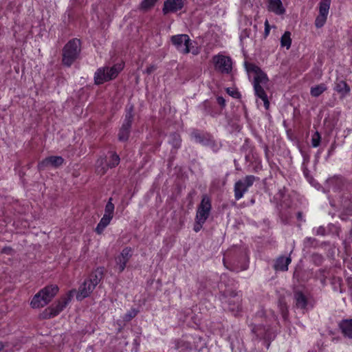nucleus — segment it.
I'll return each instance as SVG.
<instances>
[{"label":"nucleus","mask_w":352,"mask_h":352,"mask_svg":"<svg viewBox=\"0 0 352 352\" xmlns=\"http://www.w3.org/2000/svg\"><path fill=\"white\" fill-rule=\"evenodd\" d=\"M244 66L249 76L252 73L254 74L252 81L254 94L263 100L265 109H268L270 101L265 92V89H268L267 84L269 82L267 74L254 63L245 61Z\"/></svg>","instance_id":"1"},{"label":"nucleus","mask_w":352,"mask_h":352,"mask_svg":"<svg viewBox=\"0 0 352 352\" xmlns=\"http://www.w3.org/2000/svg\"><path fill=\"white\" fill-rule=\"evenodd\" d=\"M76 289L69 291L66 295L56 302L55 304L46 308L40 314L39 318L42 320L50 319L58 315L72 300Z\"/></svg>","instance_id":"2"},{"label":"nucleus","mask_w":352,"mask_h":352,"mask_svg":"<svg viewBox=\"0 0 352 352\" xmlns=\"http://www.w3.org/2000/svg\"><path fill=\"white\" fill-rule=\"evenodd\" d=\"M80 52V41L78 38L70 40L63 49V63L69 67L77 59Z\"/></svg>","instance_id":"3"},{"label":"nucleus","mask_w":352,"mask_h":352,"mask_svg":"<svg viewBox=\"0 0 352 352\" xmlns=\"http://www.w3.org/2000/svg\"><path fill=\"white\" fill-rule=\"evenodd\" d=\"M133 111L134 107L133 104L126 106L124 119L118 135V140L120 142H126L129 138L134 118Z\"/></svg>","instance_id":"4"},{"label":"nucleus","mask_w":352,"mask_h":352,"mask_svg":"<svg viewBox=\"0 0 352 352\" xmlns=\"http://www.w3.org/2000/svg\"><path fill=\"white\" fill-rule=\"evenodd\" d=\"M121 65H116L111 67H101L97 69L94 75V81L96 85H101L116 78L121 71Z\"/></svg>","instance_id":"5"},{"label":"nucleus","mask_w":352,"mask_h":352,"mask_svg":"<svg viewBox=\"0 0 352 352\" xmlns=\"http://www.w3.org/2000/svg\"><path fill=\"white\" fill-rule=\"evenodd\" d=\"M170 41L182 54H187L190 52L192 42L188 34H182L172 36Z\"/></svg>","instance_id":"6"},{"label":"nucleus","mask_w":352,"mask_h":352,"mask_svg":"<svg viewBox=\"0 0 352 352\" xmlns=\"http://www.w3.org/2000/svg\"><path fill=\"white\" fill-rule=\"evenodd\" d=\"M212 209L211 199L208 195H204L201 201L197 207L195 219H198L201 222L206 221L209 217L210 210Z\"/></svg>","instance_id":"7"},{"label":"nucleus","mask_w":352,"mask_h":352,"mask_svg":"<svg viewBox=\"0 0 352 352\" xmlns=\"http://www.w3.org/2000/svg\"><path fill=\"white\" fill-rule=\"evenodd\" d=\"M256 177L254 175H247L243 179L237 181L234 184V191L236 200L243 197L249 187L252 186Z\"/></svg>","instance_id":"8"},{"label":"nucleus","mask_w":352,"mask_h":352,"mask_svg":"<svg viewBox=\"0 0 352 352\" xmlns=\"http://www.w3.org/2000/svg\"><path fill=\"white\" fill-rule=\"evenodd\" d=\"M216 70L222 74H230L232 69V59L229 56L218 54L212 58Z\"/></svg>","instance_id":"9"},{"label":"nucleus","mask_w":352,"mask_h":352,"mask_svg":"<svg viewBox=\"0 0 352 352\" xmlns=\"http://www.w3.org/2000/svg\"><path fill=\"white\" fill-rule=\"evenodd\" d=\"M331 0H320L319 3V14L315 20V25L322 28L326 23Z\"/></svg>","instance_id":"10"},{"label":"nucleus","mask_w":352,"mask_h":352,"mask_svg":"<svg viewBox=\"0 0 352 352\" xmlns=\"http://www.w3.org/2000/svg\"><path fill=\"white\" fill-rule=\"evenodd\" d=\"M226 298V302L228 305V309L234 316H236L241 311V296L236 292H230Z\"/></svg>","instance_id":"11"},{"label":"nucleus","mask_w":352,"mask_h":352,"mask_svg":"<svg viewBox=\"0 0 352 352\" xmlns=\"http://www.w3.org/2000/svg\"><path fill=\"white\" fill-rule=\"evenodd\" d=\"M63 162L64 159L61 156H50L38 164V169L43 170L48 167L58 168Z\"/></svg>","instance_id":"12"},{"label":"nucleus","mask_w":352,"mask_h":352,"mask_svg":"<svg viewBox=\"0 0 352 352\" xmlns=\"http://www.w3.org/2000/svg\"><path fill=\"white\" fill-rule=\"evenodd\" d=\"M132 248L126 247L122 250L120 254L116 258V263L120 273L124 270L126 263L132 256Z\"/></svg>","instance_id":"13"},{"label":"nucleus","mask_w":352,"mask_h":352,"mask_svg":"<svg viewBox=\"0 0 352 352\" xmlns=\"http://www.w3.org/2000/svg\"><path fill=\"white\" fill-rule=\"evenodd\" d=\"M186 0H166L164 2L162 12L164 15L174 13L182 9Z\"/></svg>","instance_id":"14"},{"label":"nucleus","mask_w":352,"mask_h":352,"mask_svg":"<svg viewBox=\"0 0 352 352\" xmlns=\"http://www.w3.org/2000/svg\"><path fill=\"white\" fill-rule=\"evenodd\" d=\"M96 287L93 284H91L87 279L80 285L78 291L76 290L74 294H76V299L81 301L85 298L89 296Z\"/></svg>","instance_id":"15"},{"label":"nucleus","mask_w":352,"mask_h":352,"mask_svg":"<svg viewBox=\"0 0 352 352\" xmlns=\"http://www.w3.org/2000/svg\"><path fill=\"white\" fill-rule=\"evenodd\" d=\"M190 136L196 142L204 146L209 145L211 142V136L208 133L201 132L197 129H193Z\"/></svg>","instance_id":"16"},{"label":"nucleus","mask_w":352,"mask_h":352,"mask_svg":"<svg viewBox=\"0 0 352 352\" xmlns=\"http://www.w3.org/2000/svg\"><path fill=\"white\" fill-rule=\"evenodd\" d=\"M58 287L56 285H50L40 290L47 304L52 301L58 292Z\"/></svg>","instance_id":"17"},{"label":"nucleus","mask_w":352,"mask_h":352,"mask_svg":"<svg viewBox=\"0 0 352 352\" xmlns=\"http://www.w3.org/2000/svg\"><path fill=\"white\" fill-rule=\"evenodd\" d=\"M104 267H98L92 271L87 280L96 287L104 277Z\"/></svg>","instance_id":"18"},{"label":"nucleus","mask_w":352,"mask_h":352,"mask_svg":"<svg viewBox=\"0 0 352 352\" xmlns=\"http://www.w3.org/2000/svg\"><path fill=\"white\" fill-rule=\"evenodd\" d=\"M267 9L277 15H281L285 12L280 0H267Z\"/></svg>","instance_id":"19"},{"label":"nucleus","mask_w":352,"mask_h":352,"mask_svg":"<svg viewBox=\"0 0 352 352\" xmlns=\"http://www.w3.org/2000/svg\"><path fill=\"white\" fill-rule=\"evenodd\" d=\"M292 259L290 256L285 257L280 256L276 258L274 268L276 271H287L288 270V265L291 263Z\"/></svg>","instance_id":"20"},{"label":"nucleus","mask_w":352,"mask_h":352,"mask_svg":"<svg viewBox=\"0 0 352 352\" xmlns=\"http://www.w3.org/2000/svg\"><path fill=\"white\" fill-rule=\"evenodd\" d=\"M339 327L345 337L352 338V319L342 320L339 323Z\"/></svg>","instance_id":"21"},{"label":"nucleus","mask_w":352,"mask_h":352,"mask_svg":"<svg viewBox=\"0 0 352 352\" xmlns=\"http://www.w3.org/2000/svg\"><path fill=\"white\" fill-rule=\"evenodd\" d=\"M294 300L295 305L297 308L304 309L307 307L308 300L302 292L298 291L294 292Z\"/></svg>","instance_id":"22"},{"label":"nucleus","mask_w":352,"mask_h":352,"mask_svg":"<svg viewBox=\"0 0 352 352\" xmlns=\"http://www.w3.org/2000/svg\"><path fill=\"white\" fill-rule=\"evenodd\" d=\"M334 90L340 94L342 98L347 96L350 92V87L344 80H337L335 83Z\"/></svg>","instance_id":"23"},{"label":"nucleus","mask_w":352,"mask_h":352,"mask_svg":"<svg viewBox=\"0 0 352 352\" xmlns=\"http://www.w3.org/2000/svg\"><path fill=\"white\" fill-rule=\"evenodd\" d=\"M46 305L47 304L40 291L34 296L30 302L31 307L34 309L43 307Z\"/></svg>","instance_id":"24"},{"label":"nucleus","mask_w":352,"mask_h":352,"mask_svg":"<svg viewBox=\"0 0 352 352\" xmlns=\"http://www.w3.org/2000/svg\"><path fill=\"white\" fill-rule=\"evenodd\" d=\"M168 143L172 145L175 152L180 148L182 144L181 135L177 133H171L169 135Z\"/></svg>","instance_id":"25"},{"label":"nucleus","mask_w":352,"mask_h":352,"mask_svg":"<svg viewBox=\"0 0 352 352\" xmlns=\"http://www.w3.org/2000/svg\"><path fill=\"white\" fill-rule=\"evenodd\" d=\"M112 219V217L104 214L96 228L95 230L96 233L98 234H102L104 228L110 223Z\"/></svg>","instance_id":"26"},{"label":"nucleus","mask_w":352,"mask_h":352,"mask_svg":"<svg viewBox=\"0 0 352 352\" xmlns=\"http://www.w3.org/2000/svg\"><path fill=\"white\" fill-rule=\"evenodd\" d=\"M107 159L105 157H100L96 163V170L98 175H103L106 173L108 168L107 166Z\"/></svg>","instance_id":"27"},{"label":"nucleus","mask_w":352,"mask_h":352,"mask_svg":"<svg viewBox=\"0 0 352 352\" xmlns=\"http://www.w3.org/2000/svg\"><path fill=\"white\" fill-rule=\"evenodd\" d=\"M327 89V87L325 84L321 83L320 85L312 87L310 90V94L313 97H318L323 92H324Z\"/></svg>","instance_id":"28"},{"label":"nucleus","mask_w":352,"mask_h":352,"mask_svg":"<svg viewBox=\"0 0 352 352\" xmlns=\"http://www.w3.org/2000/svg\"><path fill=\"white\" fill-rule=\"evenodd\" d=\"M110 154L109 160L107 161V166L109 168H113L119 164L120 158L116 152H111Z\"/></svg>","instance_id":"29"},{"label":"nucleus","mask_w":352,"mask_h":352,"mask_svg":"<svg viewBox=\"0 0 352 352\" xmlns=\"http://www.w3.org/2000/svg\"><path fill=\"white\" fill-rule=\"evenodd\" d=\"M278 307L283 318L286 320L288 316V307L284 298H280L278 299Z\"/></svg>","instance_id":"30"},{"label":"nucleus","mask_w":352,"mask_h":352,"mask_svg":"<svg viewBox=\"0 0 352 352\" xmlns=\"http://www.w3.org/2000/svg\"><path fill=\"white\" fill-rule=\"evenodd\" d=\"M292 44L291 33L286 31L280 38L281 47H285L287 50L290 48Z\"/></svg>","instance_id":"31"},{"label":"nucleus","mask_w":352,"mask_h":352,"mask_svg":"<svg viewBox=\"0 0 352 352\" xmlns=\"http://www.w3.org/2000/svg\"><path fill=\"white\" fill-rule=\"evenodd\" d=\"M201 107L203 109L204 113L205 115H210L211 116L214 117L217 115L219 114V113L214 112L212 110V106H211L210 103L208 100H205L201 104Z\"/></svg>","instance_id":"32"},{"label":"nucleus","mask_w":352,"mask_h":352,"mask_svg":"<svg viewBox=\"0 0 352 352\" xmlns=\"http://www.w3.org/2000/svg\"><path fill=\"white\" fill-rule=\"evenodd\" d=\"M157 0H143L140 5V10L147 11L152 8Z\"/></svg>","instance_id":"33"},{"label":"nucleus","mask_w":352,"mask_h":352,"mask_svg":"<svg viewBox=\"0 0 352 352\" xmlns=\"http://www.w3.org/2000/svg\"><path fill=\"white\" fill-rule=\"evenodd\" d=\"M112 201H113V199L111 197H110L105 206L104 214L113 217L115 206H114V204L112 203Z\"/></svg>","instance_id":"34"},{"label":"nucleus","mask_w":352,"mask_h":352,"mask_svg":"<svg viewBox=\"0 0 352 352\" xmlns=\"http://www.w3.org/2000/svg\"><path fill=\"white\" fill-rule=\"evenodd\" d=\"M311 259L313 263L317 266L321 265L324 260L323 256L318 253L312 254Z\"/></svg>","instance_id":"35"},{"label":"nucleus","mask_w":352,"mask_h":352,"mask_svg":"<svg viewBox=\"0 0 352 352\" xmlns=\"http://www.w3.org/2000/svg\"><path fill=\"white\" fill-rule=\"evenodd\" d=\"M321 136L318 131H316L311 137V146L314 148L320 145Z\"/></svg>","instance_id":"36"},{"label":"nucleus","mask_w":352,"mask_h":352,"mask_svg":"<svg viewBox=\"0 0 352 352\" xmlns=\"http://www.w3.org/2000/svg\"><path fill=\"white\" fill-rule=\"evenodd\" d=\"M226 92L232 97L234 98H239L241 97V94L235 89H232L231 88H227Z\"/></svg>","instance_id":"37"},{"label":"nucleus","mask_w":352,"mask_h":352,"mask_svg":"<svg viewBox=\"0 0 352 352\" xmlns=\"http://www.w3.org/2000/svg\"><path fill=\"white\" fill-rule=\"evenodd\" d=\"M316 243V239L312 237H307L304 241V244L305 247L309 248L314 246Z\"/></svg>","instance_id":"38"},{"label":"nucleus","mask_w":352,"mask_h":352,"mask_svg":"<svg viewBox=\"0 0 352 352\" xmlns=\"http://www.w3.org/2000/svg\"><path fill=\"white\" fill-rule=\"evenodd\" d=\"M138 314V311L135 309H132L130 311H129L124 316V320L126 321L131 320L133 318H134Z\"/></svg>","instance_id":"39"},{"label":"nucleus","mask_w":352,"mask_h":352,"mask_svg":"<svg viewBox=\"0 0 352 352\" xmlns=\"http://www.w3.org/2000/svg\"><path fill=\"white\" fill-rule=\"evenodd\" d=\"M1 253L12 256L14 254V250L10 246H5L2 248Z\"/></svg>","instance_id":"40"},{"label":"nucleus","mask_w":352,"mask_h":352,"mask_svg":"<svg viewBox=\"0 0 352 352\" xmlns=\"http://www.w3.org/2000/svg\"><path fill=\"white\" fill-rule=\"evenodd\" d=\"M329 230L334 234H336L338 236H340V233L341 232V228L339 226L335 225H329Z\"/></svg>","instance_id":"41"},{"label":"nucleus","mask_w":352,"mask_h":352,"mask_svg":"<svg viewBox=\"0 0 352 352\" xmlns=\"http://www.w3.org/2000/svg\"><path fill=\"white\" fill-rule=\"evenodd\" d=\"M204 223L205 221H202V222H201L198 219H195V223L193 228L194 231L198 232L199 230H201Z\"/></svg>","instance_id":"42"},{"label":"nucleus","mask_w":352,"mask_h":352,"mask_svg":"<svg viewBox=\"0 0 352 352\" xmlns=\"http://www.w3.org/2000/svg\"><path fill=\"white\" fill-rule=\"evenodd\" d=\"M300 152L303 157V164L308 163L309 161V155L301 148L300 149Z\"/></svg>","instance_id":"43"},{"label":"nucleus","mask_w":352,"mask_h":352,"mask_svg":"<svg viewBox=\"0 0 352 352\" xmlns=\"http://www.w3.org/2000/svg\"><path fill=\"white\" fill-rule=\"evenodd\" d=\"M316 235L324 236L326 235V230L323 226H319L316 230Z\"/></svg>","instance_id":"44"},{"label":"nucleus","mask_w":352,"mask_h":352,"mask_svg":"<svg viewBox=\"0 0 352 352\" xmlns=\"http://www.w3.org/2000/svg\"><path fill=\"white\" fill-rule=\"evenodd\" d=\"M270 31V25L269 24L268 20H266L265 21V30H264V37L265 38H266L269 35Z\"/></svg>","instance_id":"45"},{"label":"nucleus","mask_w":352,"mask_h":352,"mask_svg":"<svg viewBox=\"0 0 352 352\" xmlns=\"http://www.w3.org/2000/svg\"><path fill=\"white\" fill-rule=\"evenodd\" d=\"M217 103L220 105L221 109L226 107V100L222 96H218L217 98Z\"/></svg>","instance_id":"46"},{"label":"nucleus","mask_w":352,"mask_h":352,"mask_svg":"<svg viewBox=\"0 0 352 352\" xmlns=\"http://www.w3.org/2000/svg\"><path fill=\"white\" fill-rule=\"evenodd\" d=\"M155 69H156V67L155 65H150L149 67H148L146 69L144 72L149 75V74H152Z\"/></svg>","instance_id":"47"},{"label":"nucleus","mask_w":352,"mask_h":352,"mask_svg":"<svg viewBox=\"0 0 352 352\" xmlns=\"http://www.w3.org/2000/svg\"><path fill=\"white\" fill-rule=\"evenodd\" d=\"M334 182H338L339 183H342V179L341 177H333V178L329 179V182L330 183H333Z\"/></svg>","instance_id":"48"},{"label":"nucleus","mask_w":352,"mask_h":352,"mask_svg":"<svg viewBox=\"0 0 352 352\" xmlns=\"http://www.w3.org/2000/svg\"><path fill=\"white\" fill-rule=\"evenodd\" d=\"M247 36H248V34L247 30H245L241 34V38H243V37H247Z\"/></svg>","instance_id":"49"},{"label":"nucleus","mask_w":352,"mask_h":352,"mask_svg":"<svg viewBox=\"0 0 352 352\" xmlns=\"http://www.w3.org/2000/svg\"><path fill=\"white\" fill-rule=\"evenodd\" d=\"M302 212H298V213H297V219L298 220H302Z\"/></svg>","instance_id":"50"},{"label":"nucleus","mask_w":352,"mask_h":352,"mask_svg":"<svg viewBox=\"0 0 352 352\" xmlns=\"http://www.w3.org/2000/svg\"><path fill=\"white\" fill-rule=\"evenodd\" d=\"M320 272V274H321V276H322L323 277H324V272H326V270L324 269H320L318 271Z\"/></svg>","instance_id":"51"},{"label":"nucleus","mask_w":352,"mask_h":352,"mask_svg":"<svg viewBox=\"0 0 352 352\" xmlns=\"http://www.w3.org/2000/svg\"><path fill=\"white\" fill-rule=\"evenodd\" d=\"M4 346V344L1 342H0V351L3 350Z\"/></svg>","instance_id":"52"},{"label":"nucleus","mask_w":352,"mask_h":352,"mask_svg":"<svg viewBox=\"0 0 352 352\" xmlns=\"http://www.w3.org/2000/svg\"><path fill=\"white\" fill-rule=\"evenodd\" d=\"M294 276L296 277V272H294Z\"/></svg>","instance_id":"53"},{"label":"nucleus","mask_w":352,"mask_h":352,"mask_svg":"<svg viewBox=\"0 0 352 352\" xmlns=\"http://www.w3.org/2000/svg\"><path fill=\"white\" fill-rule=\"evenodd\" d=\"M251 202H252V204H253V203H254V199H252V200H251Z\"/></svg>","instance_id":"54"},{"label":"nucleus","mask_w":352,"mask_h":352,"mask_svg":"<svg viewBox=\"0 0 352 352\" xmlns=\"http://www.w3.org/2000/svg\"><path fill=\"white\" fill-rule=\"evenodd\" d=\"M193 54H197V52H192Z\"/></svg>","instance_id":"55"}]
</instances>
